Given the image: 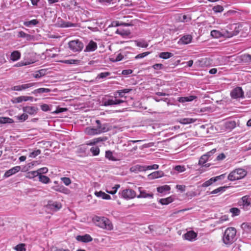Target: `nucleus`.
Instances as JSON below:
<instances>
[{"instance_id":"obj_32","label":"nucleus","mask_w":251,"mask_h":251,"mask_svg":"<svg viewBox=\"0 0 251 251\" xmlns=\"http://www.w3.org/2000/svg\"><path fill=\"white\" fill-rule=\"evenodd\" d=\"M173 201V199L171 197H168L165 199H161L159 200V202L162 205H167L172 202Z\"/></svg>"},{"instance_id":"obj_31","label":"nucleus","mask_w":251,"mask_h":251,"mask_svg":"<svg viewBox=\"0 0 251 251\" xmlns=\"http://www.w3.org/2000/svg\"><path fill=\"white\" fill-rule=\"evenodd\" d=\"M192 36L190 35H187L183 36L181 39V42L184 44H187L191 42Z\"/></svg>"},{"instance_id":"obj_41","label":"nucleus","mask_w":251,"mask_h":251,"mask_svg":"<svg viewBox=\"0 0 251 251\" xmlns=\"http://www.w3.org/2000/svg\"><path fill=\"white\" fill-rule=\"evenodd\" d=\"M102 105L105 106L114 105V100L105 99L102 101Z\"/></svg>"},{"instance_id":"obj_29","label":"nucleus","mask_w":251,"mask_h":251,"mask_svg":"<svg viewBox=\"0 0 251 251\" xmlns=\"http://www.w3.org/2000/svg\"><path fill=\"white\" fill-rule=\"evenodd\" d=\"M39 180L43 183L48 184L50 182V178L46 176L39 175L38 176Z\"/></svg>"},{"instance_id":"obj_21","label":"nucleus","mask_w":251,"mask_h":251,"mask_svg":"<svg viewBox=\"0 0 251 251\" xmlns=\"http://www.w3.org/2000/svg\"><path fill=\"white\" fill-rule=\"evenodd\" d=\"M197 98L195 96H189L188 97H181L178 98V101L184 103L187 101H191Z\"/></svg>"},{"instance_id":"obj_55","label":"nucleus","mask_w":251,"mask_h":251,"mask_svg":"<svg viewBox=\"0 0 251 251\" xmlns=\"http://www.w3.org/2000/svg\"><path fill=\"white\" fill-rule=\"evenodd\" d=\"M230 212L232 214V216H237L239 215L240 212V210L237 208H231L230 209Z\"/></svg>"},{"instance_id":"obj_20","label":"nucleus","mask_w":251,"mask_h":251,"mask_svg":"<svg viewBox=\"0 0 251 251\" xmlns=\"http://www.w3.org/2000/svg\"><path fill=\"white\" fill-rule=\"evenodd\" d=\"M209 159L204 154L202 155L200 158L199 161V165L202 167H208L210 164H206V162Z\"/></svg>"},{"instance_id":"obj_30","label":"nucleus","mask_w":251,"mask_h":251,"mask_svg":"<svg viewBox=\"0 0 251 251\" xmlns=\"http://www.w3.org/2000/svg\"><path fill=\"white\" fill-rule=\"evenodd\" d=\"M59 26L61 27H75V24L72 23L70 22L61 21Z\"/></svg>"},{"instance_id":"obj_12","label":"nucleus","mask_w":251,"mask_h":251,"mask_svg":"<svg viewBox=\"0 0 251 251\" xmlns=\"http://www.w3.org/2000/svg\"><path fill=\"white\" fill-rule=\"evenodd\" d=\"M164 176V174L162 171H157L152 172L148 176L149 179H153L160 178Z\"/></svg>"},{"instance_id":"obj_28","label":"nucleus","mask_w":251,"mask_h":251,"mask_svg":"<svg viewBox=\"0 0 251 251\" xmlns=\"http://www.w3.org/2000/svg\"><path fill=\"white\" fill-rule=\"evenodd\" d=\"M241 60L248 64H251V55L248 54L242 55L240 56Z\"/></svg>"},{"instance_id":"obj_6","label":"nucleus","mask_w":251,"mask_h":251,"mask_svg":"<svg viewBox=\"0 0 251 251\" xmlns=\"http://www.w3.org/2000/svg\"><path fill=\"white\" fill-rule=\"evenodd\" d=\"M119 194L122 198L126 200L132 199L136 197V192L130 189H124Z\"/></svg>"},{"instance_id":"obj_61","label":"nucleus","mask_w":251,"mask_h":251,"mask_svg":"<svg viewBox=\"0 0 251 251\" xmlns=\"http://www.w3.org/2000/svg\"><path fill=\"white\" fill-rule=\"evenodd\" d=\"M226 127L233 128L235 127L236 124L234 121L228 122L226 123Z\"/></svg>"},{"instance_id":"obj_14","label":"nucleus","mask_w":251,"mask_h":251,"mask_svg":"<svg viewBox=\"0 0 251 251\" xmlns=\"http://www.w3.org/2000/svg\"><path fill=\"white\" fill-rule=\"evenodd\" d=\"M21 170V167L19 166H17L14 167H13L12 168L9 169V170L7 171L4 176L6 177H9L11 176L12 175H14L16 174V173L20 171Z\"/></svg>"},{"instance_id":"obj_2","label":"nucleus","mask_w":251,"mask_h":251,"mask_svg":"<svg viewBox=\"0 0 251 251\" xmlns=\"http://www.w3.org/2000/svg\"><path fill=\"white\" fill-rule=\"evenodd\" d=\"M247 175V172L245 169L239 168L230 172L227 179L231 181L239 180L244 178Z\"/></svg>"},{"instance_id":"obj_47","label":"nucleus","mask_w":251,"mask_h":251,"mask_svg":"<svg viewBox=\"0 0 251 251\" xmlns=\"http://www.w3.org/2000/svg\"><path fill=\"white\" fill-rule=\"evenodd\" d=\"M36 83H29L21 85L22 90H25L35 85Z\"/></svg>"},{"instance_id":"obj_16","label":"nucleus","mask_w":251,"mask_h":251,"mask_svg":"<svg viewBox=\"0 0 251 251\" xmlns=\"http://www.w3.org/2000/svg\"><path fill=\"white\" fill-rule=\"evenodd\" d=\"M96 123L97 124V128H102V129H101V130L103 131H100L101 133L105 132L108 131L109 128L108 127V124L105 123L103 124H101L100 121L99 120H97L96 121ZM99 129L101 130V129Z\"/></svg>"},{"instance_id":"obj_4","label":"nucleus","mask_w":251,"mask_h":251,"mask_svg":"<svg viewBox=\"0 0 251 251\" xmlns=\"http://www.w3.org/2000/svg\"><path fill=\"white\" fill-rule=\"evenodd\" d=\"M224 37L230 38L237 35L239 31V26L237 24H234L227 25L226 28L224 30Z\"/></svg>"},{"instance_id":"obj_38","label":"nucleus","mask_w":251,"mask_h":251,"mask_svg":"<svg viewBox=\"0 0 251 251\" xmlns=\"http://www.w3.org/2000/svg\"><path fill=\"white\" fill-rule=\"evenodd\" d=\"M195 121V120L192 118H183L179 120V123L182 124H188L190 123H193Z\"/></svg>"},{"instance_id":"obj_7","label":"nucleus","mask_w":251,"mask_h":251,"mask_svg":"<svg viewBox=\"0 0 251 251\" xmlns=\"http://www.w3.org/2000/svg\"><path fill=\"white\" fill-rule=\"evenodd\" d=\"M230 96L232 99H239L244 98V93L240 87H237L230 92Z\"/></svg>"},{"instance_id":"obj_19","label":"nucleus","mask_w":251,"mask_h":251,"mask_svg":"<svg viewBox=\"0 0 251 251\" xmlns=\"http://www.w3.org/2000/svg\"><path fill=\"white\" fill-rule=\"evenodd\" d=\"M183 237L186 240L192 241L196 238L197 234L193 231H190L186 233Z\"/></svg>"},{"instance_id":"obj_45","label":"nucleus","mask_w":251,"mask_h":251,"mask_svg":"<svg viewBox=\"0 0 251 251\" xmlns=\"http://www.w3.org/2000/svg\"><path fill=\"white\" fill-rule=\"evenodd\" d=\"M90 151L93 155L96 156L100 153V149L98 147H93L90 149Z\"/></svg>"},{"instance_id":"obj_33","label":"nucleus","mask_w":251,"mask_h":251,"mask_svg":"<svg viewBox=\"0 0 251 251\" xmlns=\"http://www.w3.org/2000/svg\"><path fill=\"white\" fill-rule=\"evenodd\" d=\"M38 176V174L37 171H30L26 173V177L29 179H33L36 176Z\"/></svg>"},{"instance_id":"obj_3","label":"nucleus","mask_w":251,"mask_h":251,"mask_svg":"<svg viewBox=\"0 0 251 251\" xmlns=\"http://www.w3.org/2000/svg\"><path fill=\"white\" fill-rule=\"evenodd\" d=\"M95 224L102 228L107 230H112L113 229V225L111 222L107 218L104 217H96L95 218Z\"/></svg>"},{"instance_id":"obj_9","label":"nucleus","mask_w":251,"mask_h":251,"mask_svg":"<svg viewBox=\"0 0 251 251\" xmlns=\"http://www.w3.org/2000/svg\"><path fill=\"white\" fill-rule=\"evenodd\" d=\"M23 109L25 113L31 115H35L38 111V108L37 107L31 106L24 107Z\"/></svg>"},{"instance_id":"obj_25","label":"nucleus","mask_w":251,"mask_h":251,"mask_svg":"<svg viewBox=\"0 0 251 251\" xmlns=\"http://www.w3.org/2000/svg\"><path fill=\"white\" fill-rule=\"evenodd\" d=\"M171 189L170 186L168 185H164L159 186L157 188V191L160 193H164L166 192L169 191Z\"/></svg>"},{"instance_id":"obj_60","label":"nucleus","mask_w":251,"mask_h":251,"mask_svg":"<svg viewBox=\"0 0 251 251\" xmlns=\"http://www.w3.org/2000/svg\"><path fill=\"white\" fill-rule=\"evenodd\" d=\"M150 53V52H149V51L145 52H143V53H142L138 54L137 55H136L135 57V58L136 59H138L142 58L147 56Z\"/></svg>"},{"instance_id":"obj_23","label":"nucleus","mask_w":251,"mask_h":251,"mask_svg":"<svg viewBox=\"0 0 251 251\" xmlns=\"http://www.w3.org/2000/svg\"><path fill=\"white\" fill-rule=\"evenodd\" d=\"M95 195L98 197H101L104 200H110L111 199V197L110 195L105 193L102 191H96L95 192Z\"/></svg>"},{"instance_id":"obj_49","label":"nucleus","mask_w":251,"mask_h":251,"mask_svg":"<svg viewBox=\"0 0 251 251\" xmlns=\"http://www.w3.org/2000/svg\"><path fill=\"white\" fill-rule=\"evenodd\" d=\"M124 25L125 26H129L130 25L129 24H126V23H121V24H119V22H117V21H114L113 22L111 25H109V27H111V26H114V27H116V26H118L119 25Z\"/></svg>"},{"instance_id":"obj_50","label":"nucleus","mask_w":251,"mask_h":251,"mask_svg":"<svg viewBox=\"0 0 251 251\" xmlns=\"http://www.w3.org/2000/svg\"><path fill=\"white\" fill-rule=\"evenodd\" d=\"M16 251H25V244H20L15 247Z\"/></svg>"},{"instance_id":"obj_5","label":"nucleus","mask_w":251,"mask_h":251,"mask_svg":"<svg viewBox=\"0 0 251 251\" xmlns=\"http://www.w3.org/2000/svg\"><path fill=\"white\" fill-rule=\"evenodd\" d=\"M68 46L70 50L73 52H79L83 48V44L79 40L70 41Z\"/></svg>"},{"instance_id":"obj_36","label":"nucleus","mask_w":251,"mask_h":251,"mask_svg":"<svg viewBox=\"0 0 251 251\" xmlns=\"http://www.w3.org/2000/svg\"><path fill=\"white\" fill-rule=\"evenodd\" d=\"M173 56V54L169 52H162L159 54V56L163 59H168Z\"/></svg>"},{"instance_id":"obj_64","label":"nucleus","mask_w":251,"mask_h":251,"mask_svg":"<svg viewBox=\"0 0 251 251\" xmlns=\"http://www.w3.org/2000/svg\"><path fill=\"white\" fill-rule=\"evenodd\" d=\"M41 108L43 111L46 112L50 111V110L49 105L47 104H43L41 105Z\"/></svg>"},{"instance_id":"obj_56","label":"nucleus","mask_w":251,"mask_h":251,"mask_svg":"<svg viewBox=\"0 0 251 251\" xmlns=\"http://www.w3.org/2000/svg\"><path fill=\"white\" fill-rule=\"evenodd\" d=\"M110 75V73L109 72H102L100 74H99L96 78H104L106 77L107 76H109Z\"/></svg>"},{"instance_id":"obj_40","label":"nucleus","mask_w":251,"mask_h":251,"mask_svg":"<svg viewBox=\"0 0 251 251\" xmlns=\"http://www.w3.org/2000/svg\"><path fill=\"white\" fill-rule=\"evenodd\" d=\"M39 23L38 20L36 19L32 20L29 21L25 22L24 23V25L26 26H31V25H35Z\"/></svg>"},{"instance_id":"obj_37","label":"nucleus","mask_w":251,"mask_h":251,"mask_svg":"<svg viewBox=\"0 0 251 251\" xmlns=\"http://www.w3.org/2000/svg\"><path fill=\"white\" fill-rule=\"evenodd\" d=\"M135 44L137 46L141 47V48H147L149 44L145 40H140V41H136Z\"/></svg>"},{"instance_id":"obj_54","label":"nucleus","mask_w":251,"mask_h":251,"mask_svg":"<svg viewBox=\"0 0 251 251\" xmlns=\"http://www.w3.org/2000/svg\"><path fill=\"white\" fill-rule=\"evenodd\" d=\"M37 171L39 176V175L46 174L48 172V169L47 167H43L38 169Z\"/></svg>"},{"instance_id":"obj_39","label":"nucleus","mask_w":251,"mask_h":251,"mask_svg":"<svg viewBox=\"0 0 251 251\" xmlns=\"http://www.w3.org/2000/svg\"><path fill=\"white\" fill-rule=\"evenodd\" d=\"M13 120L8 117H0V124L13 123Z\"/></svg>"},{"instance_id":"obj_15","label":"nucleus","mask_w":251,"mask_h":251,"mask_svg":"<svg viewBox=\"0 0 251 251\" xmlns=\"http://www.w3.org/2000/svg\"><path fill=\"white\" fill-rule=\"evenodd\" d=\"M48 207L51 210L57 211L61 208V204L59 202L50 201Z\"/></svg>"},{"instance_id":"obj_34","label":"nucleus","mask_w":251,"mask_h":251,"mask_svg":"<svg viewBox=\"0 0 251 251\" xmlns=\"http://www.w3.org/2000/svg\"><path fill=\"white\" fill-rule=\"evenodd\" d=\"M227 188V187L223 186V187H220L212 192H210V194H221Z\"/></svg>"},{"instance_id":"obj_11","label":"nucleus","mask_w":251,"mask_h":251,"mask_svg":"<svg viewBox=\"0 0 251 251\" xmlns=\"http://www.w3.org/2000/svg\"><path fill=\"white\" fill-rule=\"evenodd\" d=\"M76 239L78 241L82 242L83 243H88L92 241L93 238L89 234H85L84 235H78L76 237Z\"/></svg>"},{"instance_id":"obj_8","label":"nucleus","mask_w":251,"mask_h":251,"mask_svg":"<svg viewBox=\"0 0 251 251\" xmlns=\"http://www.w3.org/2000/svg\"><path fill=\"white\" fill-rule=\"evenodd\" d=\"M99 128H94V127H88L85 128V132L86 134L89 135H95L97 134H100L101 133V131H102V130H100ZM100 129H102V128H100Z\"/></svg>"},{"instance_id":"obj_53","label":"nucleus","mask_w":251,"mask_h":251,"mask_svg":"<svg viewBox=\"0 0 251 251\" xmlns=\"http://www.w3.org/2000/svg\"><path fill=\"white\" fill-rule=\"evenodd\" d=\"M52 188L56 191L59 192H64V190L66 189V188H65L63 186H54L52 187Z\"/></svg>"},{"instance_id":"obj_18","label":"nucleus","mask_w":251,"mask_h":251,"mask_svg":"<svg viewBox=\"0 0 251 251\" xmlns=\"http://www.w3.org/2000/svg\"><path fill=\"white\" fill-rule=\"evenodd\" d=\"M97 49V44L96 42L91 41L86 46L85 51H93Z\"/></svg>"},{"instance_id":"obj_1","label":"nucleus","mask_w":251,"mask_h":251,"mask_svg":"<svg viewBox=\"0 0 251 251\" xmlns=\"http://www.w3.org/2000/svg\"><path fill=\"white\" fill-rule=\"evenodd\" d=\"M236 229L232 227H228L223 236V242L226 245L232 244L235 241Z\"/></svg>"},{"instance_id":"obj_26","label":"nucleus","mask_w":251,"mask_h":251,"mask_svg":"<svg viewBox=\"0 0 251 251\" xmlns=\"http://www.w3.org/2000/svg\"><path fill=\"white\" fill-rule=\"evenodd\" d=\"M17 36L18 37L25 38L27 40H30L32 38L31 35L25 33L23 31H20L18 32Z\"/></svg>"},{"instance_id":"obj_17","label":"nucleus","mask_w":251,"mask_h":251,"mask_svg":"<svg viewBox=\"0 0 251 251\" xmlns=\"http://www.w3.org/2000/svg\"><path fill=\"white\" fill-rule=\"evenodd\" d=\"M130 171L135 173L145 171V165H136L131 167L130 168Z\"/></svg>"},{"instance_id":"obj_42","label":"nucleus","mask_w":251,"mask_h":251,"mask_svg":"<svg viewBox=\"0 0 251 251\" xmlns=\"http://www.w3.org/2000/svg\"><path fill=\"white\" fill-rule=\"evenodd\" d=\"M174 170L177 173H182L186 170V168L183 165H176L174 168Z\"/></svg>"},{"instance_id":"obj_24","label":"nucleus","mask_w":251,"mask_h":251,"mask_svg":"<svg viewBox=\"0 0 251 251\" xmlns=\"http://www.w3.org/2000/svg\"><path fill=\"white\" fill-rule=\"evenodd\" d=\"M224 34H225L224 30H223L222 32L217 30H213L211 31V36L216 38H218L222 36H224Z\"/></svg>"},{"instance_id":"obj_22","label":"nucleus","mask_w":251,"mask_h":251,"mask_svg":"<svg viewBox=\"0 0 251 251\" xmlns=\"http://www.w3.org/2000/svg\"><path fill=\"white\" fill-rule=\"evenodd\" d=\"M21 57V53L18 50H15L11 52L10 55V60L12 61H16L19 60Z\"/></svg>"},{"instance_id":"obj_63","label":"nucleus","mask_w":251,"mask_h":251,"mask_svg":"<svg viewBox=\"0 0 251 251\" xmlns=\"http://www.w3.org/2000/svg\"><path fill=\"white\" fill-rule=\"evenodd\" d=\"M216 151V149H214L211 150L210 151L207 152L206 153L204 154L209 159L214 153H215Z\"/></svg>"},{"instance_id":"obj_43","label":"nucleus","mask_w":251,"mask_h":251,"mask_svg":"<svg viewBox=\"0 0 251 251\" xmlns=\"http://www.w3.org/2000/svg\"><path fill=\"white\" fill-rule=\"evenodd\" d=\"M215 182V179L213 177L211 178L209 180L204 182L202 184V187H208L211 185L213 182Z\"/></svg>"},{"instance_id":"obj_27","label":"nucleus","mask_w":251,"mask_h":251,"mask_svg":"<svg viewBox=\"0 0 251 251\" xmlns=\"http://www.w3.org/2000/svg\"><path fill=\"white\" fill-rule=\"evenodd\" d=\"M50 91H51V90L50 89L41 88L37 89L34 90L33 92H32V94L36 95L37 94L49 93Z\"/></svg>"},{"instance_id":"obj_62","label":"nucleus","mask_w":251,"mask_h":251,"mask_svg":"<svg viewBox=\"0 0 251 251\" xmlns=\"http://www.w3.org/2000/svg\"><path fill=\"white\" fill-rule=\"evenodd\" d=\"M241 227L244 229H249L251 228V224L244 223L241 225Z\"/></svg>"},{"instance_id":"obj_44","label":"nucleus","mask_w":251,"mask_h":251,"mask_svg":"<svg viewBox=\"0 0 251 251\" xmlns=\"http://www.w3.org/2000/svg\"><path fill=\"white\" fill-rule=\"evenodd\" d=\"M145 171L150 170H157L159 168V165L153 164L151 165H145Z\"/></svg>"},{"instance_id":"obj_48","label":"nucleus","mask_w":251,"mask_h":251,"mask_svg":"<svg viewBox=\"0 0 251 251\" xmlns=\"http://www.w3.org/2000/svg\"><path fill=\"white\" fill-rule=\"evenodd\" d=\"M45 75V71L44 70H40L36 72V73L33 75V76L35 78H40Z\"/></svg>"},{"instance_id":"obj_58","label":"nucleus","mask_w":251,"mask_h":251,"mask_svg":"<svg viewBox=\"0 0 251 251\" xmlns=\"http://www.w3.org/2000/svg\"><path fill=\"white\" fill-rule=\"evenodd\" d=\"M120 188V185L116 184L113 188L111 191L107 190L106 192L110 194H114L116 193L117 190Z\"/></svg>"},{"instance_id":"obj_57","label":"nucleus","mask_w":251,"mask_h":251,"mask_svg":"<svg viewBox=\"0 0 251 251\" xmlns=\"http://www.w3.org/2000/svg\"><path fill=\"white\" fill-rule=\"evenodd\" d=\"M61 180L66 186L69 185L71 183V180L69 177H63L61 178Z\"/></svg>"},{"instance_id":"obj_35","label":"nucleus","mask_w":251,"mask_h":251,"mask_svg":"<svg viewBox=\"0 0 251 251\" xmlns=\"http://www.w3.org/2000/svg\"><path fill=\"white\" fill-rule=\"evenodd\" d=\"M105 157L106 158L111 161H116V158L113 156V152L111 151H105Z\"/></svg>"},{"instance_id":"obj_59","label":"nucleus","mask_w":251,"mask_h":251,"mask_svg":"<svg viewBox=\"0 0 251 251\" xmlns=\"http://www.w3.org/2000/svg\"><path fill=\"white\" fill-rule=\"evenodd\" d=\"M33 63V62H30V61H25V62H20L17 63L15 66L16 67H21L23 66H26L27 65H29L31 63Z\"/></svg>"},{"instance_id":"obj_46","label":"nucleus","mask_w":251,"mask_h":251,"mask_svg":"<svg viewBox=\"0 0 251 251\" xmlns=\"http://www.w3.org/2000/svg\"><path fill=\"white\" fill-rule=\"evenodd\" d=\"M41 153V151L40 150H36L32 152H30L29 154V157L31 158H35L37 155H39Z\"/></svg>"},{"instance_id":"obj_52","label":"nucleus","mask_w":251,"mask_h":251,"mask_svg":"<svg viewBox=\"0 0 251 251\" xmlns=\"http://www.w3.org/2000/svg\"><path fill=\"white\" fill-rule=\"evenodd\" d=\"M16 118L20 122H24L28 118V115L26 114H23L20 116H16Z\"/></svg>"},{"instance_id":"obj_10","label":"nucleus","mask_w":251,"mask_h":251,"mask_svg":"<svg viewBox=\"0 0 251 251\" xmlns=\"http://www.w3.org/2000/svg\"><path fill=\"white\" fill-rule=\"evenodd\" d=\"M238 203L240 206H242L244 208H247L251 205V201L249 197L248 196L243 197L239 201Z\"/></svg>"},{"instance_id":"obj_13","label":"nucleus","mask_w":251,"mask_h":251,"mask_svg":"<svg viewBox=\"0 0 251 251\" xmlns=\"http://www.w3.org/2000/svg\"><path fill=\"white\" fill-rule=\"evenodd\" d=\"M140 191V194L137 196V198H153V195L151 193H147L145 190H142V187L138 188Z\"/></svg>"},{"instance_id":"obj_51","label":"nucleus","mask_w":251,"mask_h":251,"mask_svg":"<svg viewBox=\"0 0 251 251\" xmlns=\"http://www.w3.org/2000/svg\"><path fill=\"white\" fill-rule=\"evenodd\" d=\"M212 10L216 13L222 12L224 10V8L220 5H217L214 6Z\"/></svg>"}]
</instances>
